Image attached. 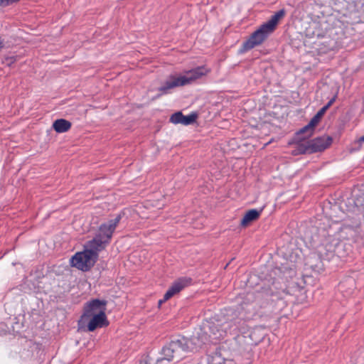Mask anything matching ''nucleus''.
I'll return each mask as SVG.
<instances>
[{
	"mask_svg": "<svg viewBox=\"0 0 364 364\" xmlns=\"http://www.w3.org/2000/svg\"><path fill=\"white\" fill-rule=\"evenodd\" d=\"M53 127L56 132L63 133L70 129L71 123L66 119H59L53 122Z\"/></svg>",
	"mask_w": 364,
	"mask_h": 364,
	"instance_id": "obj_15",
	"label": "nucleus"
},
{
	"mask_svg": "<svg viewBox=\"0 0 364 364\" xmlns=\"http://www.w3.org/2000/svg\"><path fill=\"white\" fill-rule=\"evenodd\" d=\"M339 290L346 294L347 296L353 294L355 288V282L349 278L341 282L338 285Z\"/></svg>",
	"mask_w": 364,
	"mask_h": 364,
	"instance_id": "obj_16",
	"label": "nucleus"
},
{
	"mask_svg": "<svg viewBox=\"0 0 364 364\" xmlns=\"http://www.w3.org/2000/svg\"><path fill=\"white\" fill-rule=\"evenodd\" d=\"M107 245L105 241L95 235L92 240L85 245V248L97 259L99 252L104 250Z\"/></svg>",
	"mask_w": 364,
	"mask_h": 364,
	"instance_id": "obj_11",
	"label": "nucleus"
},
{
	"mask_svg": "<svg viewBox=\"0 0 364 364\" xmlns=\"http://www.w3.org/2000/svg\"><path fill=\"white\" fill-rule=\"evenodd\" d=\"M97 258L92 255V253L88 252L85 248L84 251L77 252L71 259V264L78 269L87 271L97 261Z\"/></svg>",
	"mask_w": 364,
	"mask_h": 364,
	"instance_id": "obj_6",
	"label": "nucleus"
},
{
	"mask_svg": "<svg viewBox=\"0 0 364 364\" xmlns=\"http://www.w3.org/2000/svg\"><path fill=\"white\" fill-rule=\"evenodd\" d=\"M87 321H88L87 329L89 331H94L97 328H102L108 325L106 315L90 316Z\"/></svg>",
	"mask_w": 364,
	"mask_h": 364,
	"instance_id": "obj_12",
	"label": "nucleus"
},
{
	"mask_svg": "<svg viewBox=\"0 0 364 364\" xmlns=\"http://www.w3.org/2000/svg\"><path fill=\"white\" fill-rule=\"evenodd\" d=\"M191 279L186 277L180 278L175 281L164 294V299L159 300V304L161 305L163 302H165L175 294L179 293L183 288L191 283Z\"/></svg>",
	"mask_w": 364,
	"mask_h": 364,
	"instance_id": "obj_10",
	"label": "nucleus"
},
{
	"mask_svg": "<svg viewBox=\"0 0 364 364\" xmlns=\"http://www.w3.org/2000/svg\"><path fill=\"white\" fill-rule=\"evenodd\" d=\"M210 72V70L205 66H199L185 71L183 75H170L164 85L159 88V90L161 92V95L167 94L169 90L191 84L208 75Z\"/></svg>",
	"mask_w": 364,
	"mask_h": 364,
	"instance_id": "obj_2",
	"label": "nucleus"
},
{
	"mask_svg": "<svg viewBox=\"0 0 364 364\" xmlns=\"http://www.w3.org/2000/svg\"><path fill=\"white\" fill-rule=\"evenodd\" d=\"M120 220L121 215H118L114 219L110 220L107 223H102L100 226L96 236L102 239L105 242L109 244L112 237V234L119 223Z\"/></svg>",
	"mask_w": 364,
	"mask_h": 364,
	"instance_id": "obj_8",
	"label": "nucleus"
},
{
	"mask_svg": "<svg viewBox=\"0 0 364 364\" xmlns=\"http://www.w3.org/2000/svg\"><path fill=\"white\" fill-rule=\"evenodd\" d=\"M326 112V109H324V107H323L314 117L313 118L311 119V125L312 124H316L317 125L318 123L319 122V121L321 120V117H323V115L325 114V112Z\"/></svg>",
	"mask_w": 364,
	"mask_h": 364,
	"instance_id": "obj_17",
	"label": "nucleus"
},
{
	"mask_svg": "<svg viewBox=\"0 0 364 364\" xmlns=\"http://www.w3.org/2000/svg\"><path fill=\"white\" fill-rule=\"evenodd\" d=\"M262 210L257 209H251L248 210L242 218L240 225L243 227L248 226L252 222L257 220L261 214Z\"/></svg>",
	"mask_w": 364,
	"mask_h": 364,
	"instance_id": "obj_14",
	"label": "nucleus"
},
{
	"mask_svg": "<svg viewBox=\"0 0 364 364\" xmlns=\"http://www.w3.org/2000/svg\"><path fill=\"white\" fill-rule=\"evenodd\" d=\"M332 138L329 136H322L311 140L304 141L299 145L301 153H315L322 151L327 149L332 143Z\"/></svg>",
	"mask_w": 364,
	"mask_h": 364,
	"instance_id": "obj_5",
	"label": "nucleus"
},
{
	"mask_svg": "<svg viewBox=\"0 0 364 364\" xmlns=\"http://www.w3.org/2000/svg\"><path fill=\"white\" fill-rule=\"evenodd\" d=\"M191 279L186 277L180 278L175 281L164 294V299L159 300V304L161 305L163 302H165L175 294L179 293L183 288L191 283Z\"/></svg>",
	"mask_w": 364,
	"mask_h": 364,
	"instance_id": "obj_9",
	"label": "nucleus"
},
{
	"mask_svg": "<svg viewBox=\"0 0 364 364\" xmlns=\"http://www.w3.org/2000/svg\"><path fill=\"white\" fill-rule=\"evenodd\" d=\"M197 118V115L194 113H192L189 115L184 116L183 118L182 124L183 125H189L195 122Z\"/></svg>",
	"mask_w": 364,
	"mask_h": 364,
	"instance_id": "obj_19",
	"label": "nucleus"
},
{
	"mask_svg": "<svg viewBox=\"0 0 364 364\" xmlns=\"http://www.w3.org/2000/svg\"><path fill=\"white\" fill-rule=\"evenodd\" d=\"M4 47V42L1 39V38L0 37V50L3 48Z\"/></svg>",
	"mask_w": 364,
	"mask_h": 364,
	"instance_id": "obj_23",
	"label": "nucleus"
},
{
	"mask_svg": "<svg viewBox=\"0 0 364 364\" xmlns=\"http://www.w3.org/2000/svg\"><path fill=\"white\" fill-rule=\"evenodd\" d=\"M198 338L191 337L190 339L183 338L171 341L167 346L162 349L163 357L157 360L158 363L166 360L172 361L174 360H179L182 358L183 352L194 351L200 348L203 343L207 341V338H202L201 342H196Z\"/></svg>",
	"mask_w": 364,
	"mask_h": 364,
	"instance_id": "obj_1",
	"label": "nucleus"
},
{
	"mask_svg": "<svg viewBox=\"0 0 364 364\" xmlns=\"http://www.w3.org/2000/svg\"><path fill=\"white\" fill-rule=\"evenodd\" d=\"M360 142H364V136H361L359 139Z\"/></svg>",
	"mask_w": 364,
	"mask_h": 364,
	"instance_id": "obj_24",
	"label": "nucleus"
},
{
	"mask_svg": "<svg viewBox=\"0 0 364 364\" xmlns=\"http://www.w3.org/2000/svg\"><path fill=\"white\" fill-rule=\"evenodd\" d=\"M19 0H0V3L4 5H9L10 4L17 2Z\"/></svg>",
	"mask_w": 364,
	"mask_h": 364,
	"instance_id": "obj_21",
	"label": "nucleus"
},
{
	"mask_svg": "<svg viewBox=\"0 0 364 364\" xmlns=\"http://www.w3.org/2000/svg\"><path fill=\"white\" fill-rule=\"evenodd\" d=\"M328 253L326 254V256L331 255L334 251V247L333 245H330L329 248L328 249Z\"/></svg>",
	"mask_w": 364,
	"mask_h": 364,
	"instance_id": "obj_22",
	"label": "nucleus"
},
{
	"mask_svg": "<svg viewBox=\"0 0 364 364\" xmlns=\"http://www.w3.org/2000/svg\"><path fill=\"white\" fill-rule=\"evenodd\" d=\"M284 15V9H281L272 16L269 20L263 23L250 36L248 40L243 43L244 50H248L262 44L275 30L279 21Z\"/></svg>",
	"mask_w": 364,
	"mask_h": 364,
	"instance_id": "obj_3",
	"label": "nucleus"
},
{
	"mask_svg": "<svg viewBox=\"0 0 364 364\" xmlns=\"http://www.w3.org/2000/svg\"><path fill=\"white\" fill-rule=\"evenodd\" d=\"M183 114L181 112H177L173 114L170 117V122L173 124H182Z\"/></svg>",
	"mask_w": 364,
	"mask_h": 364,
	"instance_id": "obj_18",
	"label": "nucleus"
},
{
	"mask_svg": "<svg viewBox=\"0 0 364 364\" xmlns=\"http://www.w3.org/2000/svg\"><path fill=\"white\" fill-rule=\"evenodd\" d=\"M232 323L230 322H225L223 324L211 323H208V326H204V331L200 334L198 333V336H193V337L198 338L196 339L197 343H200L202 338H207V341L205 343L210 340L217 341L223 338L227 333V330L232 328ZM204 344V343H203Z\"/></svg>",
	"mask_w": 364,
	"mask_h": 364,
	"instance_id": "obj_4",
	"label": "nucleus"
},
{
	"mask_svg": "<svg viewBox=\"0 0 364 364\" xmlns=\"http://www.w3.org/2000/svg\"><path fill=\"white\" fill-rule=\"evenodd\" d=\"M316 125H311V121L309 123L301 129L296 134L297 139L299 141V144L304 141H306V139L311 137L314 133V128Z\"/></svg>",
	"mask_w": 364,
	"mask_h": 364,
	"instance_id": "obj_13",
	"label": "nucleus"
},
{
	"mask_svg": "<svg viewBox=\"0 0 364 364\" xmlns=\"http://www.w3.org/2000/svg\"><path fill=\"white\" fill-rule=\"evenodd\" d=\"M106 301L97 299H92L90 301L87 302L84 306V313L81 318L82 321L84 322L87 321L90 316L98 314L106 315Z\"/></svg>",
	"mask_w": 364,
	"mask_h": 364,
	"instance_id": "obj_7",
	"label": "nucleus"
},
{
	"mask_svg": "<svg viewBox=\"0 0 364 364\" xmlns=\"http://www.w3.org/2000/svg\"><path fill=\"white\" fill-rule=\"evenodd\" d=\"M336 97V96H334L331 100H330L329 102L325 106H323L324 109L327 110L335 102Z\"/></svg>",
	"mask_w": 364,
	"mask_h": 364,
	"instance_id": "obj_20",
	"label": "nucleus"
}]
</instances>
